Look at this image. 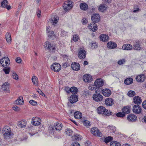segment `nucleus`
Returning a JSON list of instances; mask_svg holds the SVG:
<instances>
[{
  "label": "nucleus",
  "instance_id": "obj_1",
  "mask_svg": "<svg viewBox=\"0 0 146 146\" xmlns=\"http://www.w3.org/2000/svg\"><path fill=\"white\" fill-rule=\"evenodd\" d=\"M2 133L4 139L6 140L11 139L14 135L10 127L7 125L5 126L2 128Z\"/></svg>",
  "mask_w": 146,
  "mask_h": 146
},
{
  "label": "nucleus",
  "instance_id": "obj_2",
  "mask_svg": "<svg viewBox=\"0 0 146 146\" xmlns=\"http://www.w3.org/2000/svg\"><path fill=\"white\" fill-rule=\"evenodd\" d=\"M73 7V4L71 1H65L63 5L64 10L68 11L71 9Z\"/></svg>",
  "mask_w": 146,
  "mask_h": 146
},
{
  "label": "nucleus",
  "instance_id": "obj_3",
  "mask_svg": "<svg viewBox=\"0 0 146 146\" xmlns=\"http://www.w3.org/2000/svg\"><path fill=\"white\" fill-rule=\"evenodd\" d=\"M0 62L2 66L5 68H6L8 66L10 62L9 59L7 57L2 58L1 59Z\"/></svg>",
  "mask_w": 146,
  "mask_h": 146
},
{
  "label": "nucleus",
  "instance_id": "obj_4",
  "mask_svg": "<svg viewBox=\"0 0 146 146\" xmlns=\"http://www.w3.org/2000/svg\"><path fill=\"white\" fill-rule=\"evenodd\" d=\"M45 48L48 49L52 52H54L55 50V44H51L48 41L45 42Z\"/></svg>",
  "mask_w": 146,
  "mask_h": 146
},
{
  "label": "nucleus",
  "instance_id": "obj_5",
  "mask_svg": "<svg viewBox=\"0 0 146 146\" xmlns=\"http://www.w3.org/2000/svg\"><path fill=\"white\" fill-rule=\"evenodd\" d=\"M51 68L54 71L58 72L60 70L61 66L58 63H54L51 66Z\"/></svg>",
  "mask_w": 146,
  "mask_h": 146
},
{
  "label": "nucleus",
  "instance_id": "obj_6",
  "mask_svg": "<svg viewBox=\"0 0 146 146\" xmlns=\"http://www.w3.org/2000/svg\"><path fill=\"white\" fill-rule=\"evenodd\" d=\"M94 86L97 88H100L104 84V81L101 79H97L94 82Z\"/></svg>",
  "mask_w": 146,
  "mask_h": 146
},
{
  "label": "nucleus",
  "instance_id": "obj_7",
  "mask_svg": "<svg viewBox=\"0 0 146 146\" xmlns=\"http://www.w3.org/2000/svg\"><path fill=\"white\" fill-rule=\"evenodd\" d=\"M133 111L136 114H139L141 111V108L140 106L138 105H134L133 108Z\"/></svg>",
  "mask_w": 146,
  "mask_h": 146
},
{
  "label": "nucleus",
  "instance_id": "obj_8",
  "mask_svg": "<svg viewBox=\"0 0 146 146\" xmlns=\"http://www.w3.org/2000/svg\"><path fill=\"white\" fill-rule=\"evenodd\" d=\"M103 96L100 93L94 94L93 96L94 100L97 102L102 101L103 99Z\"/></svg>",
  "mask_w": 146,
  "mask_h": 146
},
{
  "label": "nucleus",
  "instance_id": "obj_9",
  "mask_svg": "<svg viewBox=\"0 0 146 146\" xmlns=\"http://www.w3.org/2000/svg\"><path fill=\"white\" fill-rule=\"evenodd\" d=\"M58 17L56 15L52 16L50 19L49 21L53 25H56L58 22Z\"/></svg>",
  "mask_w": 146,
  "mask_h": 146
},
{
  "label": "nucleus",
  "instance_id": "obj_10",
  "mask_svg": "<svg viewBox=\"0 0 146 146\" xmlns=\"http://www.w3.org/2000/svg\"><path fill=\"white\" fill-rule=\"evenodd\" d=\"M91 133L96 136H100L101 133L99 130L96 127L92 128L91 130Z\"/></svg>",
  "mask_w": 146,
  "mask_h": 146
},
{
  "label": "nucleus",
  "instance_id": "obj_11",
  "mask_svg": "<svg viewBox=\"0 0 146 146\" xmlns=\"http://www.w3.org/2000/svg\"><path fill=\"white\" fill-rule=\"evenodd\" d=\"M102 92L103 95L106 97H109L111 94V91L108 88L103 89Z\"/></svg>",
  "mask_w": 146,
  "mask_h": 146
},
{
  "label": "nucleus",
  "instance_id": "obj_12",
  "mask_svg": "<svg viewBox=\"0 0 146 146\" xmlns=\"http://www.w3.org/2000/svg\"><path fill=\"white\" fill-rule=\"evenodd\" d=\"M83 79L85 82H90L92 81V78L90 75L87 74L83 76Z\"/></svg>",
  "mask_w": 146,
  "mask_h": 146
},
{
  "label": "nucleus",
  "instance_id": "obj_13",
  "mask_svg": "<svg viewBox=\"0 0 146 146\" xmlns=\"http://www.w3.org/2000/svg\"><path fill=\"white\" fill-rule=\"evenodd\" d=\"M78 57L81 59L84 58L86 56V52L84 50H80L78 53Z\"/></svg>",
  "mask_w": 146,
  "mask_h": 146
},
{
  "label": "nucleus",
  "instance_id": "obj_14",
  "mask_svg": "<svg viewBox=\"0 0 146 146\" xmlns=\"http://www.w3.org/2000/svg\"><path fill=\"white\" fill-rule=\"evenodd\" d=\"M41 122L40 119L37 117H33L32 120V123L35 125H38Z\"/></svg>",
  "mask_w": 146,
  "mask_h": 146
},
{
  "label": "nucleus",
  "instance_id": "obj_15",
  "mask_svg": "<svg viewBox=\"0 0 146 146\" xmlns=\"http://www.w3.org/2000/svg\"><path fill=\"white\" fill-rule=\"evenodd\" d=\"M100 16L98 14H95L92 16L91 19L93 22L97 23L100 20Z\"/></svg>",
  "mask_w": 146,
  "mask_h": 146
},
{
  "label": "nucleus",
  "instance_id": "obj_16",
  "mask_svg": "<svg viewBox=\"0 0 146 146\" xmlns=\"http://www.w3.org/2000/svg\"><path fill=\"white\" fill-rule=\"evenodd\" d=\"M145 79V76L144 74H141L137 75L136 77V79L138 82H142Z\"/></svg>",
  "mask_w": 146,
  "mask_h": 146
},
{
  "label": "nucleus",
  "instance_id": "obj_17",
  "mask_svg": "<svg viewBox=\"0 0 146 146\" xmlns=\"http://www.w3.org/2000/svg\"><path fill=\"white\" fill-rule=\"evenodd\" d=\"M88 28L92 31L95 32L97 29V25L94 23V22L91 23L90 24H88Z\"/></svg>",
  "mask_w": 146,
  "mask_h": 146
},
{
  "label": "nucleus",
  "instance_id": "obj_18",
  "mask_svg": "<svg viewBox=\"0 0 146 146\" xmlns=\"http://www.w3.org/2000/svg\"><path fill=\"white\" fill-rule=\"evenodd\" d=\"M127 119L130 122H135L137 119V117L134 115L129 114L127 116Z\"/></svg>",
  "mask_w": 146,
  "mask_h": 146
},
{
  "label": "nucleus",
  "instance_id": "obj_19",
  "mask_svg": "<svg viewBox=\"0 0 146 146\" xmlns=\"http://www.w3.org/2000/svg\"><path fill=\"white\" fill-rule=\"evenodd\" d=\"M133 47L134 49L136 50H139L141 49L140 47V45L139 41L137 40L134 41Z\"/></svg>",
  "mask_w": 146,
  "mask_h": 146
},
{
  "label": "nucleus",
  "instance_id": "obj_20",
  "mask_svg": "<svg viewBox=\"0 0 146 146\" xmlns=\"http://www.w3.org/2000/svg\"><path fill=\"white\" fill-rule=\"evenodd\" d=\"M100 38L101 41L104 42H106L108 41L109 37L107 35L103 34L100 35Z\"/></svg>",
  "mask_w": 146,
  "mask_h": 146
},
{
  "label": "nucleus",
  "instance_id": "obj_21",
  "mask_svg": "<svg viewBox=\"0 0 146 146\" xmlns=\"http://www.w3.org/2000/svg\"><path fill=\"white\" fill-rule=\"evenodd\" d=\"M71 67L72 69L75 71H78L80 69V66L78 63H73L71 65Z\"/></svg>",
  "mask_w": 146,
  "mask_h": 146
},
{
  "label": "nucleus",
  "instance_id": "obj_22",
  "mask_svg": "<svg viewBox=\"0 0 146 146\" xmlns=\"http://www.w3.org/2000/svg\"><path fill=\"white\" fill-rule=\"evenodd\" d=\"M117 46V44L114 42L110 41L108 42L107 44V47L109 48H116Z\"/></svg>",
  "mask_w": 146,
  "mask_h": 146
},
{
  "label": "nucleus",
  "instance_id": "obj_23",
  "mask_svg": "<svg viewBox=\"0 0 146 146\" xmlns=\"http://www.w3.org/2000/svg\"><path fill=\"white\" fill-rule=\"evenodd\" d=\"M78 100V97L77 95H72L70 98L69 101L71 103L76 102Z\"/></svg>",
  "mask_w": 146,
  "mask_h": 146
},
{
  "label": "nucleus",
  "instance_id": "obj_24",
  "mask_svg": "<svg viewBox=\"0 0 146 146\" xmlns=\"http://www.w3.org/2000/svg\"><path fill=\"white\" fill-rule=\"evenodd\" d=\"M133 48L132 45L130 44H126L123 45L122 49L123 50H132Z\"/></svg>",
  "mask_w": 146,
  "mask_h": 146
},
{
  "label": "nucleus",
  "instance_id": "obj_25",
  "mask_svg": "<svg viewBox=\"0 0 146 146\" xmlns=\"http://www.w3.org/2000/svg\"><path fill=\"white\" fill-rule=\"evenodd\" d=\"M133 102L138 105L140 104L142 102L141 98L139 96H135L133 98Z\"/></svg>",
  "mask_w": 146,
  "mask_h": 146
},
{
  "label": "nucleus",
  "instance_id": "obj_26",
  "mask_svg": "<svg viewBox=\"0 0 146 146\" xmlns=\"http://www.w3.org/2000/svg\"><path fill=\"white\" fill-rule=\"evenodd\" d=\"M9 85L8 82L5 83L2 86V88L3 90L7 92H9Z\"/></svg>",
  "mask_w": 146,
  "mask_h": 146
},
{
  "label": "nucleus",
  "instance_id": "obj_27",
  "mask_svg": "<svg viewBox=\"0 0 146 146\" xmlns=\"http://www.w3.org/2000/svg\"><path fill=\"white\" fill-rule=\"evenodd\" d=\"M113 104V101L111 98H107L105 100V104L107 106H111Z\"/></svg>",
  "mask_w": 146,
  "mask_h": 146
},
{
  "label": "nucleus",
  "instance_id": "obj_28",
  "mask_svg": "<svg viewBox=\"0 0 146 146\" xmlns=\"http://www.w3.org/2000/svg\"><path fill=\"white\" fill-rule=\"evenodd\" d=\"M24 103V101L22 97L19 96L15 101V103L17 105H22Z\"/></svg>",
  "mask_w": 146,
  "mask_h": 146
},
{
  "label": "nucleus",
  "instance_id": "obj_29",
  "mask_svg": "<svg viewBox=\"0 0 146 146\" xmlns=\"http://www.w3.org/2000/svg\"><path fill=\"white\" fill-rule=\"evenodd\" d=\"M18 125L21 128L25 127L26 125V122L25 120L20 121L18 122Z\"/></svg>",
  "mask_w": 146,
  "mask_h": 146
},
{
  "label": "nucleus",
  "instance_id": "obj_30",
  "mask_svg": "<svg viewBox=\"0 0 146 146\" xmlns=\"http://www.w3.org/2000/svg\"><path fill=\"white\" fill-rule=\"evenodd\" d=\"M105 108L103 106H100L97 109V112L99 114H103Z\"/></svg>",
  "mask_w": 146,
  "mask_h": 146
},
{
  "label": "nucleus",
  "instance_id": "obj_31",
  "mask_svg": "<svg viewBox=\"0 0 146 146\" xmlns=\"http://www.w3.org/2000/svg\"><path fill=\"white\" fill-rule=\"evenodd\" d=\"M80 9L82 10L85 11L86 10L88 7V6L85 3H81L80 4Z\"/></svg>",
  "mask_w": 146,
  "mask_h": 146
},
{
  "label": "nucleus",
  "instance_id": "obj_32",
  "mask_svg": "<svg viewBox=\"0 0 146 146\" xmlns=\"http://www.w3.org/2000/svg\"><path fill=\"white\" fill-rule=\"evenodd\" d=\"M6 40L8 44H10L11 43V39L10 34L8 33L6 35Z\"/></svg>",
  "mask_w": 146,
  "mask_h": 146
},
{
  "label": "nucleus",
  "instance_id": "obj_33",
  "mask_svg": "<svg viewBox=\"0 0 146 146\" xmlns=\"http://www.w3.org/2000/svg\"><path fill=\"white\" fill-rule=\"evenodd\" d=\"M74 115L75 118L78 119H80L82 117V114L80 111L75 112Z\"/></svg>",
  "mask_w": 146,
  "mask_h": 146
},
{
  "label": "nucleus",
  "instance_id": "obj_34",
  "mask_svg": "<svg viewBox=\"0 0 146 146\" xmlns=\"http://www.w3.org/2000/svg\"><path fill=\"white\" fill-rule=\"evenodd\" d=\"M133 79L132 78H128L125 79L124 80V83L126 85H129L133 83Z\"/></svg>",
  "mask_w": 146,
  "mask_h": 146
},
{
  "label": "nucleus",
  "instance_id": "obj_35",
  "mask_svg": "<svg viewBox=\"0 0 146 146\" xmlns=\"http://www.w3.org/2000/svg\"><path fill=\"white\" fill-rule=\"evenodd\" d=\"M62 127V124L56 123L54 124V127L55 129L57 131H60L61 130Z\"/></svg>",
  "mask_w": 146,
  "mask_h": 146
},
{
  "label": "nucleus",
  "instance_id": "obj_36",
  "mask_svg": "<svg viewBox=\"0 0 146 146\" xmlns=\"http://www.w3.org/2000/svg\"><path fill=\"white\" fill-rule=\"evenodd\" d=\"M107 9V7L104 4H101L99 6L98 10L101 12H103L105 11Z\"/></svg>",
  "mask_w": 146,
  "mask_h": 146
},
{
  "label": "nucleus",
  "instance_id": "obj_37",
  "mask_svg": "<svg viewBox=\"0 0 146 146\" xmlns=\"http://www.w3.org/2000/svg\"><path fill=\"white\" fill-rule=\"evenodd\" d=\"M89 46L91 47L92 49H94L97 48L98 46L96 42H91Z\"/></svg>",
  "mask_w": 146,
  "mask_h": 146
},
{
  "label": "nucleus",
  "instance_id": "obj_38",
  "mask_svg": "<svg viewBox=\"0 0 146 146\" xmlns=\"http://www.w3.org/2000/svg\"><path fill=\"white\" fill-rule=\"evenodd\" d=\"M32 82L33 84L35 85H37L38 82V79L35 76H33L32 78Z\"/></svg>",
  "mask_w": 146,
  "mask_h": 146
},
{
  "label": "nucleus",
  "instance_id": "obj_39",
  "mask_svg": "<svg viewBox=\"0 0 146 146\" xmlns=\"http://www.w3.org/2000/svg\"><path fill=\"white\" fill-rule=\"evenodd\" d=\"M73 131L70 129H65V134L68 136H70L72 135Z\"/></svg>",
  "mask_w": 146,
  "mask_h": 146
},
{
  "label": "nucleus",
  "instance_id": "obj_40",
  "mask_svg": "<svg viewBox=\"0 0 146 146\" xmlns=\"http://www.w3.org/2000/svg\"><path fill=\"white\" fill-rule=\"evenodd\" d=\"M78 91L77 88L75 87H72L70 88V92L73 94H76Z\"/></svg>",
  "mask_w": 146,
  "mask_h": 146
},
{
  "label": "nucleus",
  "instance_id": "obj_41",
  "mask_svg": "<svg viewBox=\"0 0 146 146\" xmlns=\"http://www.w3.org/2000/svg\"><path fill=\"white\" fill-rule=\"evenodd\" d=\"M110 146H120V144L116 141H112L110 143Z\"/></svg>",
  "mask_w": 146,
  "mask_h": 146
},
{
  "label": "nucleus",
  "instance_id": "obj_42",
  "mask_svg": "<svg viewBox=\"0 0 146 146\" xmlns=\"http://www.w3.org/2000/svg\"><path fill=\"white\" fill-rule=\"evenodd\" d=\"M108 129L109 131L111 133H114L116 130V128L112 126H109L108 127Z\"/></svg>",
  "mask_w": 146,
  "mask_h": 146
},
{
  "label": "nucleus",
  "instance_id": "obj_43",
  "mask_svg": "<svg viewBox=\"0 0 146 146\" xmlns=\"http://www.w3.org/2000/svg\"><path fill=\"white\" fill-rule=\"evenodd\" d=\"M111 114L112 112L111 111H110V110H108L105 108L103 115L109 116Z\"/></svg>",
  "mask_w": 146,
  "mask_h": 146
},
{
  "label": "nucleus",
  "instance_id": "obj_44",
  "mask_svg": "<svg viewBox=\"0 0 146 146\" xmlns=\"http://www.w3.org/2000/svg\"><path fill=\"white\" fill-rule=\"evenodd\" d=\"M122 111L125 114V113L128 114L130 112L129 108L126 107H124L123 108Z\"/></svg>",
  "mask_w": 146,
  "mask_h": 146
},
{
  "label": "nucleus",
  "instance_id": "obj_45",
  "mask_svg": "<svg viewBox=\"0 0 146 146\" xmlns=\"http://www.w3.org/2000/svg\"><path fill=\"white\" fill-rule=\"evenodd\" d=\"M48 35V37H49V38H52V37L53 38H54L55 37V36L54 34V33L53 31H50L47 33Z\"/></svg>",
  "mask_w": 146,
  "mask_h": 146
},
{
  "label": "nucleus",
  "instance_id": "obj_46",
  "mask_svg": "<svg viewBox=\"0 0 146 146\" xmlns=\"http://www.w3.org/2000/svg\"><path fill=\"white\" fill-rule=\"evenodd\" d=\"M135 94V92L132 90L129 91L127 93L128 95L130 97L134 96Z\"/></svg>",
  "mask_w": 146,
  "mask_h": 146
},
{
  "label": "nucleus",
  "instance_id": "obj_47",
  "mask_svg": "<svg viewBox=\"0 0 146 146\" xmlns=\"http://www.w3.org/2000/svg\"><path fill=\"white\" fill-rule=\"evenodd\" d=\"M113 139L111 137L108 136L104 139V141L106 143H107L111 141Z\"/></svg>",
  "mask_w": 146,
  "mask_h": 146
},
{
  "label": "nucleus",
  "instance_id": "obj_48",
  "mask_svg": "<svg viewBox=\"0 0 146 146\" xmlns=\"http://www.w3.org/2000/svg\"><path fill=\"white\" fill-rule=\"evenodd\" d=\"M8 4V1L7 0H4L2 3L1 6L5 8Z\"/></svg>",
  "mask_w": 146,
  "mask_h": 146
},
{
  "label": "nucleus",
  "instance_id": "obj_49",
  "mask_svg": "<svg viewBox=\"0 0 146 146\" xmlns=\"http://www.w3.org/2000/svg\"><path fill=\"white\" fill-rule=\"evenodd\" d=\"M54 128V127H53L52 126H50L48 128L49 132L51 133H53L54 130H55Z\"/></svg>",
  "mask_w": 146,
  "mask_h": 146
},
{
  "label": "nucleus",
  "instance_id": "obj_50",
  "mask_svg": "<svg viewBox=\"0 0 146 146\" xmlns=\"http://www.w3.org/2000/svg\"><path fill=\"white\" fill-rule=\"evenodd\" d=\"M116 115L117 117H123L125 116V114L123 112H119L116 114Z\"/></svg>",
  "mask_w": 146,
  "mask_h": 146
},
{
  "label": "nucleus",
  "instance_id": "obj_51",
  "mask_svg": "<svg viewBox=\"0 0 146 146\" xmlns=\"http://www.w3.org/2000/svg\"><path fill=\"white\" fill-rule=\"evenodd\" d=\"M89 91H84L83 93V96L84 97H86L88 96L89 94Z\"/></svg>",
  "mask_w": 146,
  "mask_h": 146
},
{
  "label": "nucleus",
  "instance_id": "obj_52",
  "mask_svg": "<svg viewBox=\"0 0 146 146\" xmlns=\"http://www.w3.org/2000/svg\"><path fill=\"white\" fill-rule=\"evenodd\" d=\"M3 70L6 74H9L10 70V69L9 68H3Z\"/></svg>",
  "mask_w": 146,
  "mask_h": 146
},
{
  "label": "nucleus",
  "instance_id": "obj_53",
  "mask_svg": "<svg viewBox=\"0 0 146 146\" xmlns=\"http://www.w3.org/2000/svg\"><path fill=\"white\" fill-rule=\"evenodd\" d=\"M83 123L84 125L86 126H90V122L86 120L84 121Z\"/></svg>",
  "mask_w": 146,
  "mask_h": 146
},
{
  "label": "nucleus",
  "instance_id": "obj_54",
  "mask_svg": "<svg viewBox=\"0 0 146 146\" xmlns=\"http://www.w3.org/2000/svg\"><path fill=\"white\" fill-rule=\"evenodd\" d=\"M74 138L76 141H79L81 139L80 135H78V134H76L75 135L74 137Z\"/></svg>",
  "mask_w": 146,
  "mask_h": 146
},
{
  "label": "nucleus",
  "instance_id": "obj_55",
  "mask_svg": "<svg viewBox=\"0 0 146 146\" xmlns=\"http://www.w3.org/2000/svg\"><path fill=\"white\" fill-rule=\"evenodd\" d=\"M29 103L30 104L34 106H36L37 104V102L33 100H30Z\"/></svg>",
  "mask_w": 146,
  "mask_h": 146
},
{
  "label": "nucleus",
  "instance_id": "obj_56",
  "mask_svg": "<svg viewBox=\"0 0 146 146\" xmlns=\"http://www.w3.org/2000/svg\"><path fill=\"white\" fill-rule=\"evenodd\" d=\"M88 88L91 90H96L97 87L95 86L94 85H90L88 87Z\"/></svg>",
  "mask_w": 146,
  "mask_h": 146
},
{
  "label": "nucleus",
  "instance_id": "obj_57",
  "mask_svg": "<svg viewBox=\"0 0 146 146\" xmlns=\"http://www.w3.org/2000/svg\"><path fill=\"white\" fill-rule=\"evenodd\" d=\"M12 76L13 78L14 79L16 80L18 79V76L15 72H13Z\"/></svg>",
  "mask_w": 146,
  "mask_h": 146
},
{
  "label": "nucleus",
  "instance_id": "obj_58",
  "mask_svg": "<svg viewBox=\"0 0 146 146\" xmlns=\"http://www.w3.org/2000/svg\"><path fill=\"white\" fill-rule=\"evenodd\" d=\"M78 36L77 35H74L73 36L72 40L76 42L78 40Z\"/></svg>",
  "mask_w": 146,
  "mask_h": 146
},
{
  "label": "nucleus",
  "instance_id": "obj_59",
  "mask_svg": "<svg viewBox=\"0 0 146 146\" xmlns=\"http://www.w3.org/2000/svg\"><path fill=\"white\" fill-rule=\"evenodd\" d=\"M125 62V60L124 59H122L119 60L118 62V64L119 65H121L123 64Z\"/></svg>",
  "mask_w": 146,
  "mask_h": 146
},
{
  "label": "nucleus",
  "instance_id": "obj_60",
  "mask_svg": "<svg viewBox=\"0 0 146 146\" xmlns=\"http://www.w3.org/2000/svg\"><path fill=\"white\" fill-rule=\"evenodd\" d=\"M82 22L83 24L86 25L88 23V21L85 18H83L82 21Z\"/></svg>",
  "mask_w": 146,
  "mask_h": 146
},
{
  "label": "nucleus",
  "instance_id": "obj_61",
  "mask_svg": "<svg viewBox=\"0 0 146 146\" xmlns=\"http://www.w3.org/2000/svg\"><path fill=\"white\" fill-rule=\"evenodd\" d=\"M13 109L15 111H19L20 110V108L15 106L12 107Z\"/></svg>",
  "mask_w": 146,
  "mask_h": 146
},
{
  "label": "nucleus",
  "instance_id": "obj_62",
  "mask_svg": "<svg viewBox=\"0 0 146 146\" xmlns=\"http://www.w3.org/2000/svg\"><path fill=\"white\" fill-rule=\"evenodd\" d=\"M64 90L67 93H69L70 92V88L67 86L65 88Z\"/></svg>",
  "mask_w": 146,
  "mask_h": 146
},
{
  "label": "nucleus",
  "instance_id": "obj_63",
  "mask_svg": "<svg viewBox=\"0 0 146 146\" xmlns=\"http://www.w3.org/2000/svg\"><path fill=\"white\" fill-rule=\"evenodd\" d=\"M67 34V33L65 31H62L61 32V35L62 36H66Z\"/></svg>",
  "mask_w": 146,
  "mask_h": 146
},
{
  "label": "nucleus",
  "instance_id": "obj_64",
  "mask_svg": "<svg viewBox=\"0 0 146 146\" xmlns=\"http://www.w3.org/2000/svg\"><path fill=\"white\" fill-rule=\"evenodd\" d=\"M142 106L144 109H146V100L143 102Z\"/></svg>",
  "mask_w": 146,
  "mask_h": 146
}]
</instances>
